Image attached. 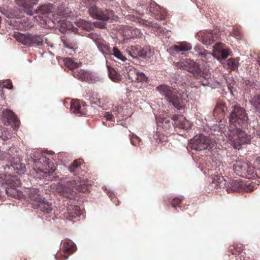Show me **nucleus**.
Masks as SVG:
<instances>
[{"mask_svg": "<svg viewBox=\"0 0 260 260\" xmlns=\"http://www.w3.org/2000/svg\"><path fill=\"white\" fill-rule=\"evenodd\" d=\"M9 188H14L19 187L21 185L20 180L15 177H12L9 180H7V183Z\"/></svg>", "mask_w": 260, "mask_h": 260, "instance_id": "obj_42", "label": "nucleus"}, {"mask_svg": "<svg viewBox=\"0 0 260 260\" xmlns=\"http://www.w3.org/2000/svg\"><path fill=\"white\" fill-rule=\"evenodd\" d=\"M90 15L96 19L104 21H111L115 19L114 13L112 10H100L95 6H92L89 9Z\"/></svg>", "mask_w": 260, "mask_h": 260, "instance_id": "obj_10", "label": "nucleus"}, {"mask_svg": "<svg viewBox=\"0 0 260 260\" xmlns=\"http://www.w3.org/2000/svg\"><path fill=\"white\" fill-rule=\"evenodd\" d=\"M34 162L36 164V167L38 166V169L40 172H43L46 176H48L51 179V176L55 171V167H50L49 166L50 159L46 156L41 155L38 158H33Z\"/></svg>", "mask_w": 260, "mask_h": 260, "instance_id": "obj_9", "label": "nucleus"}, {"mask_svg": "<svg viewBox=\"0 0 260 260\" xmlns=\"http://www.w3.org/2000/svg\"><path fill=\"white\" fill-rule=\"evenodd\" d=\"M86 104L84 101L73 100L71 102V111L78 116L85 115L86 114Z\"/></svg>", "mask_w": 260, "mask_h": 260, "instance_id": "obj_14", "label": "nucleus"}, {"mask_svg": "<svg viewBox=\"0 0 260 260\" xmlns=\"http://www.w3.org/2000/svg\"><path fill=\"white\" fill-rule=\"evenodd\" d=\"M233 169L240 176L248 179L253 177V167L245 161H237L233 165Z\"/></svg>", "mask_w": 260, "mask_h": 260, "instance_id": "obj_8", "label": "nucleus"}, {"mask_svg": "<svg viewBox=\"0 0 260 260\" xmlns=\"http://www.w3.org/2000/svg\"><path fill=\"white\" fill-rule=\"evenodd\" d=\"M64 212L65 217L69 220L73 218L79 217L81 215L80 207L76 205H71Z\"/></svg>", "mask_w": 260, "mask_h": 260, "instance_id": "obj_25", "label": "nucleus"}, {"mask_svg": "<svg viewBox=\"0 0 260 260\" xmlns=\"http://www.w3.org/2000/svg\"><path fill=\"white\" fill-rule=\"evenodd\" d=\"M214 145V141L202 134L196 135L190 142V148L196 151H201L205 149L210 150Z\"/></svg>", "mask_w": 260, "mask_h": 260, "instance_id": "obj_7", "label": "nucleus"}, {"mask_svg": "<svg viewBox=\"0 0 260 260\" xmlns=\"http://www.w3.org/2000/svg\"><path fill=\"white\" fill-rule=\"evenodd\" d=\"M1 133L0 138L4 141L9 140L11 137L10 132L6 128H3V130H2Z\"/></svg>", "mask_w": 260, "mask_h": 260, "instance_id": "obj_46", "label": "nucleus"}, {"mask_svg": "<svg viewBox=\"0 0 260 260\" xmlns=\"http://www.w3.org/2000/svg\"><path fill=\"white\" fill-rule=\"evenodd\" d=\"M16 153L18 152L15 148H10L8 151L0 152V160L8 162L6 166L9 168L11 162L13 160V156Z\"/></svg>", "mask_w": 260, "mask_h": 260, "instance_id": "obj_24", "label": "nucleus"}, {"mask_svg": "<svg viewBox=\"0 0 260 260\" xmlns=\"http://www.w3.org/2000/svg\"><path fill=\"white\" fill-rule=\"evenodd\" d=\"M157 30H158V31L161 34H164L165 32V31L167 30L166 29H165L162 27H160V26H159L158 27Z\"/></svg>", "mask_w": 260, "mask_h": 260, "instance_id": "obj_64", "label": "nucleus"}, {"mask_svg": "<svg viewBox=\"0 0 260 260\" xmlns=\"http://www.w3.org/2000/svg\"><path fill=\"white\" fill-rule=\"evenodd\" d=\"M175 67L191 73L194 77L203 86L208 85L211 80V74L209 69H203L198 63L190 59H183L182 61L176 62Z\"/></svg>", "mask_w": 260, "mask_h": 260, "instance_id": "obj_1", "label": "nucleus"}, {"mask_svg": "<svg viewBox=\"0 0 260 260\" xmlns=\"http://www.w3.org/2000/svg\"><path fill=\"white\" fill-rule=\"evenodd\" d=\"M140 55H139L138 57H141L143 58H147L149 57V55H150V49L146 47V48H142L141 47L140 50L139 51Z\"/></svg>", "mask_w": 260, "mask_h": 260, "instance_id": "obj_45", "label": "nucleus"}, {"mask_svg": "<svg viewBox=\"0 0 260 260\" xmlns=\"http://www.w3.org/2000/svg\"><path fill=\"white\" fill-rule=\"evenodd\" d=\"M250 103L254 109L260 113V94L254 96L250 100Z\"/></svg>", "mask_w": 260, "mask_h": 260, "instance_id": "obj_40", "label": "nucleus"}, {"mask_svg": "<svg viewBox=\"0 0 260 260\" xmlns=\"http://www.w3.org/2000/svg\"><path fill=\"white\" fill-rule=\"evenodd\" d=\"M44 36L39 34L33 35L30 33L25 34L18 33L15 35L17 40L25 45L34 47H41L43 45Z\"/></svg>", "mask_w": 260, "mask_h": 260, "instance_id": "obj_6", "label": "nucleus"}, {"mask_svg": "<svg viewBox=\"0 0 260 260\" xmlns=\"http://www.w3.org/2000/svg\"><path fill=\"white\" fill-rule=\"evenodd\" d=\"M192 53L205 62L209 61L210 59L214 58L213 54L205 49L201 45H196L194 48Z\"/></svg>", "mask_w": 260, "mask_h": 260, "instance_id": "obj_16", "label": "nucleus"}, {"mask_svg": "<svg viewBox=\"0 0 260 260\" xmlns=\"http://www.w3.org/2000/svg\"><path fill=\"white\" fill-rule=\"evenodd\" d=\"M89 37L94 41L96 45L98 44V42H100V40L103 39L99 35L93 32L90 33Z\"/></svg>", "mask_w": 260, "mask_h": 260, "instance_id": "obj_49", "label": "nucleus"}, {"mask_svg": "<svg viewBox=\"0 0 260 260\" xmlns=\"http://www.w3.org/2000/svg\"><path fill=\"white\" fill-rule=\"evenodd\" d=\"M244 184L242 182L237 180H231L229 182V186L227 187V191L229 193L240 191L243 188Z\"/></svg>", "mask_w": 260, "mask_h": 260, "instance_id": "obj_27", "label": "nucleus"}, {"mask_svg": "<svg viewBox=\"0 0 260 260\" xmlns=\"http://www.w3.org/2000/svg\"><path fill=\"white\" fill-rule=\"evenodd\" d=\"M120 110V108L116 106L112 109V112H113L114 115H116L119 112Z\"/></svg>", "mask_w": 260, "mask_h": 260, "instance_id": "obj_62", "label": "nucleus"}, {"mask_svg": "<svg viewBox=\"0 0 260 260\" xmlns=\"http://www.w3.org/2000/svg\"><path fill=\"white\" fill-rule=\"evenodd\" d=\"M16 23L18 24V28L20 30H27L31 28L33 24L29 21L27 17L19 18Z\"/></svg>", "mask_w": 260, "mask_h": 260, "instance_id": "obj_29", "label": "nucleus"}, {"mask_svg": "<svg viewBox=\"0 0 260 260\" xmlns=\"http://www.w3.org/2000/svg\"><path fill=\"white\" fill-rule=\"evenodd\" d=\"M52 8V6H51L43 5L41 7H40L39 11L41 13L43 14H48L51 12Z\"/></svg>", "mask_w": 260, "mask_h": 260, "instance_id": "obj_47", "label": "nucleus"}, {"mask_svg": "<svg viewBox=\"0 0 260 260\" xmlns=\"http://www.w3.org/2000/svg\"><path fill=\"white\" fill-rule=\"evenodd\" d=\"M156 136L157 138H156V139L157 140H159V142H165L167 141V137L162 134H160L158 133L156 134Z\"/></svg>", "mask_w": 260, "mask_h": 260, "instance_id": "obj_55", "label": "nucleus"}, {"mask_svg": "<svg viewBox=\"0 0 260 260\" xmlns=\"http://www.w3.org/2000/svg\"><path fill=\"white\" fill-rule=\"evenodd\" d=\"M39 192V190L37 188H31L29 190L28 197L32 202L34 208L39 209L44 213H50L53 210L52 203L43 198Z\"/></svg>", "mask_w": 260, "mask_h": 260, "instance_id": "obj_4", "label": "nucleus"}, {"mask_svg": "<svg viewBox=\"0 0 260 260\" xmlns=\"http://www.w3.org/2000/svg\"><path fill=\"white\" fill-rule=\"evenodd\" d=\"M226 110L225 104L222 101H218L213 110V115L216 119H221L224 116Z\"/></svg>", "mask_w": 260, "mask_h": 260, "instance_id": "obj_22", "label": "nucleus"}, {"mask_svg": "<svg viewBox=\"0 0 260 260\" xmlns=\"http://www.w3.org/2000/svg\"><path fill=\"white\" fill-rule=\"evenodd\" d=\"M183 201V197H180L179 198H175L172 200L170 199L168 201L167 204H171L173 207L176 208L178 206H179Z\"/></svg>", "mask_w": 260, "mask_h": 260, "instance_id": "obj_44", "label": "nucleus"}, {"mask_svg": "<svg viewBox=\"0 0 260 260\" xmlns=\"http://www.w3.org/2000/svg\"><path fill=\"white\" fill-rule=\"evenodd\" d=\"M123 35L124 40L140 38L142 36V34L139 29L128 26H125L124 28Z\"/></svg>", "mask_w": 260, "mask_h": 260, "instance_id": "obj_20", "label": "nucleus"}, {"mask_svg": "<svg viewBox=\"0 0 260 260\" xmlns=\"http://www.w3.org/2000/svg\"><path fill=\"white\" fill-rule=\"evenodd\" d=\"M61 42L63 43L64 47L68 48L75 52V49L76 48V43L72 40L68 38L66 36H63L61 37Z\"/></svg>", "mask_w": 260, "mask_h": 260, "instance_id": "obj_32", "label": "nucleus"}, {"mask_svg": "<svg viewBox=\"0 0 260 260\" xmlns=\"http://www.w3.org/2000/svg\"><path fill=\"white\" fill-rule=\"evenodd\" d=\"M222 45L221 44H218L219 49L216 51L215 53H219L222 59H225L228 57L230 55V49H223L221 48V46Z\"/></svg>", "mask_w": 260, "mask_h": 260, "instance_id": "obj_41", "label": "nucleus"}, {"mask_svg": "<svg viewBox=\"0 0 260 260\" xmlns=\"http://www.w3.org/2000/svg\"><path fill=\"white\" fill-rule=\"evenodd\" d=\"M91 102L92 103H93L94 104L100 105L101 104V102L99 99L98 98H94L93 96L91 98Z\"/></svg>", "mask_w": 260, "mask_h": 260, "instance_id": "obj_61", "label": "nucleus"}, {"mask_svg": "<svg viewBox=\"0 0 260 260\" xmlns=\"http://www.w3.org/2000/svg\"><path fill=\"white\" fill-rule=\"evenodd\" d=\"M104 117L106 118L107 120H113L114 119L113 114L110 113L109 112H105L104 114Z\"/></svg>", "mask_w": 260, "mask_h": 260, "instance_id": "obj_58", "label": "nucleus"}, {"mask_svg": "<svg viewBox=\"0 0 260 260\" xmlns=\"http://www.w3.org/2000/svg\"><path fill=\"white\" fill-rule=\"evenodd\" d=\"M216 30H206L202 34V42L205 45H210L218 38Z\"/></svg>", "mask_w": 260, "mask_h": 260, "instance_id": "obj_21", "label": "nucleus"}, {"mask_svg": "<svg viewBox=\"0 0 260 260\" xmlns=\"http://www.w3.org/2000/svg\"><path fill=\"white\" fill-rule=\"evenodd\" d=\"M221 179V181L220 183L218 186V188H223L225 189L227 191V187L229 186V182H228L226 180L224 179L223 177H221L220 180Z\"/></svg>", "mask_w": 260, "mask_h": 260, "instance_id": "obj_54", "label": "nucleus"}, {"mask_svg": "<svg viewBox=\"0 0 260 260\" xmlns=\"http://www.w3.org/2000/svg\"><path fill=\"white\" fill-rule=\"evenodd\" d=\"M2 116L6 119V124L11 125L14 130H17L19 126L20 121L17 116L10 110H6L3 111Z\"/></svg>", "mask_w": 260, "mask_h": 260, "instance_id": "obj_13", "label": "nucleus"}, {"mask_svg": "<svg viewBox=\"0 0 260 260\" xmlns=\"http://www.w3.org/2000/svg\"><path fill=\"white\" fill-rule=\"evenodd\" d=\"M109 76L110 79L114 82L121 79L120 75L113 68L108 67Z\"/></svg>", "mask_w": 260, "mask_h": 260, "instance_id": "obj_36", "label": "nucleus"}, {"mask_svg": "<svg viewBox=\"0 0 260 260\" xmlns=\"http://www.w3.org/2000/svg\"><path fill=\"white\" fill-rule=\"evenodd\" d=\"M72 28L73 25L69 21L62 20L60 21L59 30L61 32L64 33L67 30H70Z\"/></svg>", "mask_w": 260, "mask_h": 260, "instance_id": "obj_38", "label": "nucleus"}, {"mask_svg": "<svg viewBox=\"0 0 260 260\" xmlns=\"http://www.w3.org/2000/svg\"><path fill=\"white\" fill-rule=\"evenodd\" d=\"M6 192L8 196L14 198L18 196V191L17 189L14 188H7L6 189Z\"/></svg>", "mask_w": 260, "mask_h": 260, "instance_id": "obj_48", "label": "nucleus"}, {"mask_svg": "<svg viewBox=\"0 0 260 260\" xmlns=\"http://www.w3.org/2000/svg\"><path fill=\"white\" fill-rule=\"evenodd\" d=\"M107 194H108V196L109 197V198H111V200L113 202L115 203V202L117 200V198L115 197L113 192L112 191H108Z\"/></svg>", "mask_w": 260, "mask_h": 260, "instance_id": "obj_60", "label": "nucleus"}, {"mask_svg": "<svg viewBox=\"0 0 260 260\" xmlns=\"http://www.w3.org/2000/svg\"><path fill=\"white\" fill-rule=\"evenodd\" d=\"M82 161L80 160H75L72 165L69 167V171L73 173H76L81 169Z\"/></svg>", "mask_w": 260, "mask_h": 260, "instance_id": "obj_35", "label": "nucleus"}, {"mask_svg": "<svg viewBox=\"0 0 260 260\" xmlns=\"http://www.w3.org/2000/svg\"><path fill=\"white\" fill-rule=\"evenodd\" d=\"M61 248L63 252H58L56 253L55 258L57 260H65L68 258V255L63 254L66 252L69 254H72L75 250V245L71 240L66 239L62 241Z\"/></svg>", "mask_w": 260, "mask_h": 260, "instance_id": "obj_11", "label": "nucleus"}, {"mask_svg": "<svg viewBox=\"0 0 260 260\" xmlns=\"http://www.w3.org/2000/svg\"><path fill=\"white\" fill-rule=\"evenodd\" d=\"M258 168L255 170L253 168V177L252 179H255L256 177L260 178V156L257 159Z\"/></svg>", "mask_w": 260, "mask_h": 260, "instance_id": "obj_51", "label": "nucleus"}, {"mask_svg": "<svg viewBox=\"0 0 260 260\" xmlns=\"http://www.w3.org/2000/svg\"><path fill=\"white\" fill-rule=\"evenodd\" d=\"M174 122V126L180 129L187 130L191 127V123L183 115L174 114L172 117Z\"/></svg>", "mask_w": 260, "mask_h": 260, "instance_id": "obj_18", "label": "nucleus"}, {"mask_svg": "<svg viewBox=\"0 0 260 260\" xmlns=\"http://www.w3.org/2000/svg\"><path fill=\"white\" fill-rule=\"evenodd\" d=\"M111 55H114L117 59L121 60V61H125L126 59V58L124 56L120 50L116 47H114L111 50Z\"/></svg>", "mask_w": 260, "mask_h": 260, "instance_id": "obj_43", "label": "nucleus"}, {"mask_svg": "<svg viewBox=\"0 0 260 260\" xmlns=\"http://www.w3.org/2000/svg\"><path fill=\"white\" fill-rule=\"evenodd\" d=\"M127 76L132 82H146L148 81V77L141 72H139L133 67L129 66L126 69Z\"/></svg>", "mask_w": 260, "mask_h": 260, "instance_id": "obj_12", "label": "nucleus"}, {"mask_svg": "<svg viewBox=\"0 0 260 260\" xmlns=\"http://www.w3.org/2000/svg\"><path fill=\"white\" fill-rule=\"evenodd\" d=\"M7 183V180L6 179V175L3 174H0V184Z\"/></svg>", "mask_w": 260, "mask_h": 260, "instance_id": "obj_59", "label": "nucleus"}, {"mask_svg": "<svg viewBox=\"0 0 260 260\" xmlns=\"http://www.w3.org/2000/svg\"><path fill=\"white\" fill-rule=\"evenodd\" d=\"M4 84L3 85V87L7 88L8 89H12L13 87L12 83L11 80H6L3 82Z\"/></svg>", "mask_w": 260, "mask_h": 260, "instance_id": "obj_56", "label": "nucleus"}, {"mask_svg": "<svg viewBox=\"0 0 260 260\" xmlns=\"http://www.w3.org/2000/svg\"><path fill=\"white\" fill-rule=\"evenodd\" d=\"M140 141V139L138 137H134L131 139V142L132 144L134 146H137V144L139 143Z\"/></svg>", "mask_w": 260, "mask_h": 260, "instance_id": "obj_57", "label": "nucleus"}, {"mask_svg": "<svg viewBox=\"0 0 260 260\" xmlns=\"http://www.w3.org/2000/svg\"><path fill=\"white\" fill-rule=\"evenodd\" d=\"M141 46L139 45H134L127 48V51L129 54L134 58H137L140 55L139 51Z\"/></svg>", "mask_w": 260, "mask_h": 260, "instance_id": "obj_39", "label": "nucleus"}, {"mask_svg": "<svg viewBox=\"0 0 260 260\" xmlns=\"http://www.w3.org/2000/svg\"><path fill=\"white\" fill-rule=\"evenodd\" d=\"M70 181L67 183L66 185L58 184L56 187V191L63 197L72 199L74 197L75 192L73 185H69Z\"/></svg>", "mask_w": 260, "mask_h": 260, "instance_id": "obj_17", "label": "nucleus"}, {"mask_svg": "<svg viewBox=\"0 0 260 260\" xmlns=\"http://www.w3.org/2000/svg\"><path fill=\"white\" fill-rule=\"evenodd\" d=\"M73 76L81 81L92 83L94 81V77L91 73L83 69H77L73 71Z\"/></svg>", "mask_w": 260, "mask_h": 260, "instance_id": "obj_15", "label": "nucleus"}, {"mask_svg": "<svg viewBox=\"0 0 260 260\" xmlns=\"http://www.w3.org/2000/svg\"><path fill=\"white\" fill-rule=\"evenodd\" d=\"M149 11L154 15L157 20H163L166 16L165 11L161 9L160 6L155 2H151L148 7Z\"/></svg>", "mask_w": 260, "mask_h": 260, "instance_id": "obj_19", "label": "nucleus"}, {"mask_svg": "<svg viewBox=\"0 0 260 260\" xmlns=\"http://www.w3.org/2000/svg\"><path fill=\"white\" fill-rule=\"evenodd\" d=\"M231 35L238 39L241 38L242 33L238 28H233V31L231 32Z\"/></svg>", "mask_w": 260, "mask_h": 260, "instance_id": "obj_52", "label": "nucleus"}, {"mask_svg": "<svg viewBox=\"0 0 260 260\" xmlns=\"http://www.w3.org/2000/svg\"><path fill=\"white\" fill-rule=\"evenodd\" d=\"M8 16L11 18H17L18 16V14L10 12Z\"/></svg>", "mask_w": 260, "mask_h": 260, "instance_id": "obj_63", "label": "nucleus"}, {"mask_svg": "<svg viewBox=\"0 0 260 260\" xmlns=\"http://www.w3.org/2000/svg\"><path fill=\"white\" fill-rule=\"evenodd\" d=\"M191 47L192 46L190 43L183 42L178 45L173 46L171 48L173 50L179 52L189 50L191 49Z\"/></svg>", "mask_w": 260, "mask_h": 260, "instance_id": "obj_31", "label": "nucleus"}, {"mask_svg": "<svg viewBox=\"0 0 260 260\" xmlns=\"http://www.w3.org/2000/svg\"><path fill=\"white\" fill-rule=\"evenodd\" d=\"M243 250V245L242 244H233L229 246L228 251L232 254H239Z\"/></svg>", "mask_w": 260, "mask_h": 260, "instance_id": "obj_33", "label": "nucleus"}, {"mask_svg": "<svg viewBox=\"0 0 260 260\" xmlns=\"http://www.w3.org/2000/svg\"><path fill=\"white\" fill-rule=\"evenodd\" d=\"M255 185L253 183L244 184L243 189L246 192H251L255 189Z\"/></svg>", "mask_w": 260, "mask_h": 260, "instance_id": "obj_50", "label": "nucleus"}, {"mask_svg": "<svg viewBox=\"0 0 260 260\" xmlns=\"http://www.w3.org/2000/svg\"><path fill=\"white\" fill-rule=\"evenodd\" d=\"M96 46L103 54L111 55V49L110 47V44L103 39L100 40V42H98Z\"/></svg>", "mask_w": 260, "mask_h": 260, "instance_id": "obj_28", "label": "nucleus"}, {"mask_svg": "<svg viewBox=\"0 0 260 260\" xmlns=\"http://www.w3.org/2000/svg\"><path fill=\"white\" fill-rule=\"evenodd\" d=\"M241 126H228V138L231 144L236 149L250 141V136L242 130Z\"/></svg>", "mask_w": 260, "mask_h": 260, "instance_id": "obj_3", "label": "nucleus"}, {"mask_svg": "<svg viewBox=\"0 0 260 260\" xmlns=\"http://www.w3.org/2000/svg\"><path fill=\"white\" fill-rule=\"evenodd\" d=\"M69 185H73V188L82 192H85L88 189V186L79 179L71 181Z\"/></svg>", "mask_w": 260, "mask_h": 260, "instance_id": "obj_30", "label": "nucleus"}, {"mask_svg": "<svg viewBox=\"0 0 260 260\" xmlns=\"http://www.w3.org/2000/svg\"><path fill=\"white\" fill-rule=\"evenodd\" d=\"M231 112L229 117L228 126H247L248 117L245 109L238 104L231 107Z\"/></svg>", "mask_w": 260, "mask_h": 260, "instance_id": "obj_2", "label": "nucleus"}, {"mask_svg": "<svg viewBox=\"0 0 260 260\" xmlns=\"http://www.w3.org/2000/svg\"><path fill=\"white\" fill-rule=\"evenodd\" d=\"M221 177H223V176L221 175H217L216 176H215L213 178L212 183L214 184V187L218 188V186L220 183V182L221 181V179L220 180Z\"/></svg>", "mask_w": 260, "mask_h": 260, "instance_id": "obj_53", "label": "nucleus"}, {"mask_svg": "<svg viewBox=\"0 0 260 260\" xmlns=\"http://www.w3.org/2000/svg\"><path fill=\"white\" fill-rule=\"evenodd\" d=\"M239 58H231L227 60L228 68L233 71L237 69L239 66Z\"/></svg>", "mask_w": 260, "mask_h": 260, "instance_id": "obj_37", "label": "nucleus"}, {"mask_svg": "<svg viewBox=\"0 0 260 260\" xmlns=\"http://www.w3.org/2000/svg\"><path fill=\"white\" fill-rule=\"evenodd\" d=\"M18 5L24 8L25 12L29 15H32L33 12L32 8L37 5L38 0H16Z\"/></svg>", "mask_w": 260, "mask_h": 260, "instance_id": "obj_23", "label": "nucleus"}, {"mask_svg": "<svg viewBox=\"0 0 260 260\" xmlns=\"http://www.w3.org/2000/svg\"><path fill=\"white\" fill-rule=\"evenodd\" d=\"M10 166L12 167L15 170H17L21 173H23L25 171V165L21 162L18 153L14 155L13 160L11 162Z\"/></svg>", "mask_w": 260, "mask_h": 260, "instance_id": "obj_26", "label": "nucleus"}, {"mask_svg": "<svg viewBox=\"0 0 260 260\" xmlns=\"http://www.w3.org/2000/svg\"><path fill=\"white\" fill-rule=\"evenodd\" d=\"M64 63L66 66L72 71V73H73V71H76L77 69H79L78 68L81 64L80 63L73 61L70 58H66L64 59Z\"/></svg>", "mask_w": 260, "mask_h": 260, "instance_id": "obj_34", "label": "nucleus"}, {"mask_svg": "<svg viewBox=\"0 0 260 260\" xmlns=\"http://www.w3.org/2000/svg\"><path fill=\"white\" fill-rule=\"evenodd\" d=\"M156 90L171 103L178 110L183 108L182 99L180 95H177L175 90L167 85H160L156 87Z\"/></svg>", "mask_w": 260, "mask_h": 260, "instance_id": "obj_5", "label": "nucleus"}]
</instances>
